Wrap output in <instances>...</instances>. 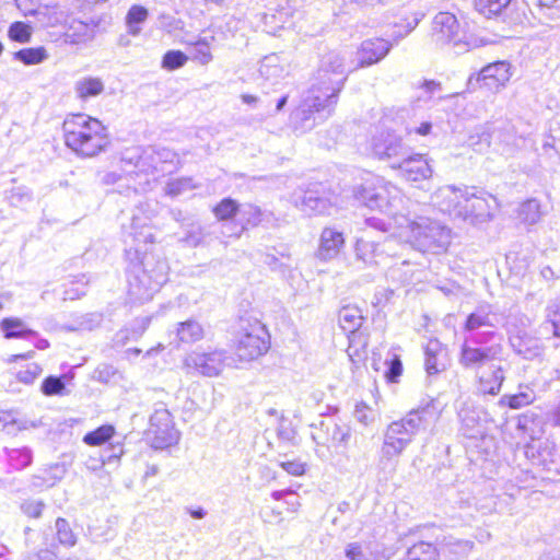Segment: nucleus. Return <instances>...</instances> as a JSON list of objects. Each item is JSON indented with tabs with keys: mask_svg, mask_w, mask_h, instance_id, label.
<instances>
[{
	"mask_svg": "<svg viewBox=\"0 0 560 560\" xmlns=\"http://www.w3.org/2000/svg\"><path fill=\"white\" fill-rule=\"evenodd\" d=\"M396 236L405 237L409 245H451L457 237L453 230L440 220L417 217L415 220L400 215Z\"/></svg>",
	"mask_w": 560,
	"mask_h": 560,
	"instance_id": "39448f33",
	"label": "nucleus"
},
{
	"mask_svg": "<svg viewBox=\"0 0 560 560\" xmlns=\"http://www.w3.org/2000/svg\"><path fill=\"white\" fill-rule=\"evenodd\" d=\"M457 213L459 214V218L464 220L483 221L490 217V206L486 198L465 189L462 210Z\"/></svg>",
	"mask_w": 560,
	"mask_h": 560,
	"instance_id": "393cba45",
	"label": "nucleus"
},
{
	"mask_svg": "<svg viewBox=\"0 0 560 560\" xmlns=\"http://www.w3.org/2000/svg\"><path fill=\"white\" fill-rule=\"evenodd\" d=\"M525 455L534 466L547 474L544 478L551 479L560 475V454L553 442L545 440L529 443L525 447Z\"/></svg>",
	"mask_w": 560,
	"mask_h": 560,
	"instance_id": "4468645a",
	"label": "nucleus"
},
{
	"mask_svg": "<svg viewBox=\"0 0 560 560\" xmlns=\"http://www.w3.org/2000/svg\"><path fill=\"white\" fill-rule=\"evenodd\" d=\"M192 179L188 177L178 178L167 184V194L178 196L183 191L194 188Z\"/></svg>",
	"mask_w": 560,
	"mask_h": 560,
	"instance_id": "680f3d73",
	"label": "nucleus"
},
{
	"mask_svg": "<svg viewBox=\"0 0 560 560\" xmlns=\"http://www.w3.org/2000/svg\"><path fill=\"white\" fill-rule=\"evenodd\" d=\"M154 154L158 155L159 161L162 162L163 166L175 165L177 162V154L173 150L165 147H154Z\"/></svg>",
	"mask_w": 560,
	"mask_h": 560,
	"instance_id": "69168bd1",
	"label": "nucleus"
},
{
	"mask_svg": "<svg viewBox=\"0 0 560 560\" xmlns=\"http://www.w3.org/2000/svg\"><path fill=\"white\" fill-rule=\"evenodd\" d=\"M402 364L397 355L388 362V369L386 371V377L389 382H396L397 378L401 375Z\"/></svg>",
	"mask_w": 560,
	"mask_h": 560,
	"instance_id": "774afa93",
	"label": "nucleus"
},
{
	"mask_svg": "<svg viewBox=\"0 0 560 560\" xmlns=\"http://www.w3.org/2000/svg\"><path fill=\"white\" fill-rule=\"evenodd\" d=\"M491 308L489 305H480L476 308L475 312L467 316L465 323V330L474 331L481 327H494V323L492 322Z\"/></svg>",
	"mask_w": 560,
	"mask_h": 560,
	"instance_id": "c9c22d12",
	"label": "nucleus"
},
{
	"mask_svg": "<svg viewBox=\"0 0 560 560\" xmlns=\"http://www.w3.org/2000/svg\"><path fill=\"white\" fill-rule=\"evenodd\" d=\"M56 536L60 545L70 548L77 544V536L67 520L58 517L55 523Z\"/></svg>",
	"mask_w": 560,
	"mask_h": 560,
	"instance_id": "49530a36",
	"label": "nucleus"
},
{
	"mask_svg": "<svg viewBox=\"0 0 560 560\" xmlns=\"http://www.w3.org/2000/svg\"><path fill=\"white\" fill-rule=\"evenodd\" d=\"M512 0H474V7L485 18L503 16L510 10Z\"/></svg>",
	"mask_w": 560,
	"mask_h": 560,
	"instance_id": "2f4dec72",
	"label": "nucleus"
},
{
	"mask_svg": "<svg viewBox=\"0 0 560 560\" xmlns=\"http://www.w3.org/2000/svg\"><path fill=\"white\" fill-rule=\"evenodd\" d=\"M74 91L79 98L88 100L103 93L104 83L100 78L84 77L74 84Z\"/></svg>",
	"mask_w": 560,
	"mask_h": 560,
	"instance_id": "f704fd0d",
	"label": "nucleus"
},
{
	"mask_svg": "<svg viewBox=\"0 0 560 560\" xmlns=\"http://www.w3.org/2000/svg\"><path fill=\"white\" fill-rule=\"evenodd\" d=\"M335 106V103L327 102L324 96L316 93L315 89H308L290 115L293 130L301 133L312 130L332 115Z\"/></svg>",
	"mask_w": 560,
	"mask_h": 560,
	"instance_id": "0eeeda50",
	"label": "nucleus"
},
{
	"mask_svg": "<svg viewBox=\"0 0 560 560\" xmlns=\"http://www.w3.org/2000/svg\"><path fill=\"white\" fill-rule=\"evenodd\" d=\"M122 242L133 245H148L155 242L153 228L147 224L141 218L132 215L129 226L122 223Z\"/></svg>",
	"mask_w": 560,
	"mask_h": 560,
	"instance_id": "b1692460",
	"label": "nucleus"
},
{
	"mask_svg": "<svg viewBox=\"0 0 560 560\" xmlns=\"http://www.w3.org/2000/svg\"><path fill=\"white\" fill-rule=\"evenodd\" d=\"M340 327L347 332H354L362 325L361 311L354 306H345L339 311Z\"/></svg>",
	"mask_w": 560,
	"mask_h": 560,
	"instance_id": "4c0bfd02",
	"label": "nucleus"
},
{
	"mask_svg": "<svg viewBox=\"0 0 560 560\" xmlns=\"http://www.w3.org/2000/svg\"><path fill=\"white\" fill-rule=\"evenodd\" d=\"M4 332V337L10 338H24L32 339L37 337V332L27 328L23 320L20 318H4L0 324Z\"/></svg>",
	"mask_w": 560,
	"mask_h": 560,
	"instance_id": "72a5a7b5",
	"label": "nucleus"
},
{
	"mask_svg": "<svg viewBox=\"0 0 560 560\" xmlns=\"http://www.w3.org/2000/svg\"><path fill=\"white\" fill-rule=\"evenodd\" d=\"M432 37L438 45H452L456 54L486 45L482 38L462 32L456 16L450 12H440L434 16Z\"/></svg>",
	"mask_w": 560,
	"mask_h": 560,
	"instance_id": "6e6552de",
	"label": "nucleus"
},
{
	"mask_svg": "<svg viewBox=\"0 0 560 560\" xmlns=\"http://www.w3.org/2000/svg\"><path fill=\"white\" fill-rule=\"evenodd\" d=\"M66 145L80 158H94L110 143L107 128L85 114L67 117L62 124Z\"/></svg>",
	"mask_w": 560,
	"mask_h": 560,
	"instance_id": "20e7f679",
	"label": "nucleus"
},
{
	"mask_svg": "<svg viewBox=\"0 0 560 560\" xmlns=\"http://www.w3.org/2000/svg\"><path fill=\"white\" fill-rule=\"evenodd\" d=\"M424 14L417 11L412 12L407 16H404L399 20V22L394 24V31H393V39L395 42H398L402 38H405L408 34H410L417 25L420 23V21L423 19Z\"/></svg>",
	"mask_w": 560,
	"mask_h": 560,
	"instance_id": "e433bc0d",
	"label": "nucleus"
},
{
	"mask_svg": "<svg viewBox=\"0 0 560 560\" xmlns=\"http://www.w3.org/2000/svg\"><path fill=\"white\" fill-rule=\"evenodd\" d=\"M511 345L515 351L525 359H534L540 355L542 348L537 338L528 335L515 336L511 339Z\"/></svg>",
	"mask_w": 560,
	"mask_h": 560,
	"instance_id": "7c9ffc66",
	"label": "nucleus"
},
{
	"mask_svg": "<svg viewBox=\"0 0 560 560\" xmlns=\"http://www.w3.org/2000/svg\"><path fill=\"white\" fill-rule=\"evenodd\" d=\"M281 468L292 476H302L305 472V463L299 459L279 462Z\"/></svg>",
	"mask_w": 560,
	"mask_h": 560,
	"instance_id": "338daca9",
	"label": "nucleus"
},
{
	"mask_svg": "<svg viewBox=\"0 0 560 560\" xmlns=\"http://www.w3.org/2000/svg\"><path fill=\"white\" fill-rule=\"evenodd\" d=\"M148 435L151 439L152 446L156 450H163L177 443L178 432L167 409L161 407L154 410L150 417Z\"/></svg>",
	"mask_w": 560,
	"mask_h": 560,
	"instance_id": "ddd939ff",
	"label": "nucleus"
},
{
	"mask_svg": "<svg viewBox=\"0 0 560 560\" xmlns=\"http://www.w3.org/2000/svg\"><path fill=\"white\" fill-rule=\"evenodd\" d=\"M393 168L399 172V175L406 180L418 182L432 176V167L423 154L408 153L398 163L393 164Z\"/></svg>",
	"mask_w": 560,
	"mask_h": 560,
	"instance_id": "6ab92c4d",
	"label": "nucleus"
},
{
	"mask_svg": "<svg viewBox=\"0 0 560 560\" xmlns=\"http://www.w3.org/2000/svg\"><path fill=\"white\" fill-rule=\"evenodd\" d=\"M126 257L131 262L128 276V296L131 302L150 301L167 282V262L158 257L149 247H130Z\"/></svg>",
	"mask_w": 560,
	"mask_h": 560,
	"instance_id": "f03ea898",
	"label": "nucleus"
},
{
	"mask_svg": "<svg viewBox=\"0 0 560 560\" xmlns=\"http://www.w3.org/2000/svg\"><path fill=\"white\" fill-rule=\"evenodd\" d=\"M214 42L213 36H202L199 37L195 43L190 45L188 48L189 58L194 61H197L200 65H208L212 61L213 57L211 54V43Z\"/></svg>",
	"mask_w": 560,
	"mask_h": 560,
	"instance_id": "473e14b6",
	"label": "nucleus"
},
{
	"mask_svg": "<svg viewBox=\"0 0 560 560\" xmlns=\"http://www.w3.org/2000/svg\"><path fill=\"white\" fill-rule=\"evenodd\" d=\"M458 417L460 420L459 430L464 436L468 439H479L485 435L486 425L479 410L464 407L459 410Z\"/></svg>",
	"mask_w": 560,
	"mask_h": 560,
	"instance_id": "a878e982",
	"label": "nucleus"
},
{
	"mask_svg": "<svg viewBox=\"0 0 560 560\" xmlns=\"http://www.w3.org/2000/svg\"><path fill=\"white\" fill-rule=\"evenodd\" d=\"M0 421L3 422L2 430L7 434L11 435H14L22 430L28 429L30 423L27 420L15 419L10 413H5L3 417H1Z\"/></svg>",
	"mask_w": 560,
	"mask_h": 560,
	"instance_id": "6e6d98bb",
	"label": "nucleus"
},
{
	"mask_svg": "<svg viewBox=\"0 0 560 560\" xmlns=\"http://www.w3.org/2000/svg\"><path fill=\"white\" fill-rule=\"evenodd\" d=\"M440 555L435 546L430 542L420 541L411 546L404 560H439Z\"/></svg>",
	"mask_w": 560,
	"mask_h": 560,
	"instance_id": "58836bf2",
	"label": "nucleus"
},
{
	"mask_svg": "<svg viewBox=\"0 0 560 560\" xmlns=\"http://www.w3.org/2000/svg\"><path fill=\"white\" fill-rule=\"evenodd\" d=\"M5 197L11 206L24 207L32 202L33 192L26 186H18L8 190Z\"/></svg>",
	"mask_w": 560,
	"mask_h": 560,
	"instance_id": "de8ad7c7",
	"label": "nucleus"
},
{
	"mask_svg": "<svg viewBox=\"0 0 560 560\" xmlns=\"http://www.w3.org/2000/svg\"><path fill=\"white\" fill-rule=\"evenodd\" d=\"M346 81L345 57L331 50L322 55L310 89H315L327 102L337 104Z\"/></svg>",
	"mask_w": 560,
	"mask_h": 560,
	"instance_id": "423d86ee",
	"label": "nucleus"
},
{
	"mask_svg": "<svg viewBox=\"0 0 560 560\" xmlns=\"http://www.w3.org/2000/svg\"><path fill=\"white\" fill-rule=\"evenodd\" d=\"M84 276L80 280L70 281L65 284L63 300H77L86 294V282L83 281Z\"/></svg>",
	"mask_w": 560,
	"mask_h": 560,
	"instance_id": "864d4df0",
	"label": "nucleus"
},
{
	"mask_svg": "<svg viewBox=\"0 0 560 560\" xmlns=\"http://www.w3.org/2000/svg\"><path fill=\"white\" fill-rule=\"evenodd\" d=\"M148 14V10L142 5H132L129 9L126 16V23L130 35L137 36L140 33V24L147 20Z\"/></svg>",
	"mask_w": 560,
	"mask_h": 560,
	"instance_id": "37998d69",
	"label": "nucleus"
},
{
	"mask_svg": "<svg viewBox=\"0 0 560 560\" xmlns=\"http://www.w3.org/2000/svg\"><path fill=\"white\" fill-rule=\"evenodd\" d=\"M42 369L36 363H30L24 370L18 372L16 377L24 384H32L35 378L40 374Z\"/></svg>",
	"mask_w": 560,
	"mask_h": 560,
	"instance_id": "e2e57ef3",
	"label": "nucleus"
},
{
	"mask_svg": "<svg viewBox=\"0 0 560 560\" xmlns=\"http://www.w3.org/2000/svg\"><path fill=\"white\" fill-rule=\"evenodd\" d=\"M345 237L336 228H325L320 234L319 245H343Z\"/></svg>",
	"mask_w": 560,
	"mask_h": 560,
	"instance_id": "4d7b16f0",
	"label": "nucleus"
},
{
	"mask_svg": "<svg viewBox=\"0 0 560 560\" xmlns=\"http://www.w3.org/2000/svg\"><path fill=\"white\" fill-rule=\"evenodd\" d=\"M547 318L553 329V335L560 338V300L547 307Z\"/></svg>",
	"mask_w": 560,
	"mask_h": 560,
	"instance_id": "bf43d9fd",
	"label": "nucleus"
},
{
	"mask_svg": "<svg viewBox=\"0 0 560 560\" xmlns=\"http://www.w3.org/2000/svg\"><path fill=\"white\" fill-rule=\"evenodd\" d=\"M424 368L429 375H435L446 369V350L438 340H430L424 349Z\"/></svg>",
	"mask_w": 560,
	"mask_h": 560,
	"instance_id": "bb28decb",
	"label": "nucleus"
},
{
	"mask_svg": "<svg viewBox=\"0 0 560 560\" xmlns=\"http://www.w3.org/2000/svg\"><path fill=\"white\" fill-rule=\"evenodd\" d=\"M439 410L433 400L411 409L401 419L394 421L400 428L405 435L413 440L415 435L425 431L439 419Z\"/></svg>",
	"mask_w": 560,
	"mask_h": 560,
	"instance_id": "2eb2a0df",
	"label": "nucleus"
},
{
	"mask_svg": "<svg viewBox=\"0 0 560 560\" xmlns=\"http://www.w3.org/2000/svg\"><path fill=\"white\" fill-rule=\"evenodd\" d=\"M103 20L100 16L72 19L65 33L66 42L82 44L92 40L102 30Z\"/></svg>",
	"mask_w": 560,
	"mask_h": 560,
	"instance_id": "aec40b11",
	"label": "nucleus"
},
{
	"mask_svg": "<svg viewBox=\"0 0 560 560\" xmlns=\"http://www.w3.org/2000/svg\"><path fill=\"white\" fill-rule=\"evenodd\" d=\"M141 154H143V147L136 145L124 149L120 152V162L124 166V170L128 173L137 174Z\"/></svg>",
	"mask_w": 560,
	"mask_h": 560,
	"instance_id": "c03bdc74",
	"label": "nucleus"
},
{
	"mask_svg": "<svg viewBox=\"0 0 560 560\" xmlns=\"http://www.w3.org/2000/svg\"><path fill=\"white\" fill-rule=\"evenodd\" d=\"M238 222L241 224V232L248 228L262 226L265 229L280 228L285 223L283 217L277 215L273 211L261 209L255 203H242L238 214Z\"/></svg>",
	"mask_w": 560,
	"mask_h": 560,
	"instance_id": "a211bd4d",
	"label": "nucleus"
},
{
	"mask_svg": "<svg viewBox=\"0 0 560 560\" xmlns=\"http://www.w3.org/2000/svg\"><path fill=\"white\" fill-rule=\"evenodd\" d=\"M188 59V55L180 50H168L163 56L162 68L173 71L184 67Z\"/></svg>",
	"mask_w": 560,
	"mask_h": 560,
	"instance_id": "8fccbe9b",
	"label": "nucleus"
},
{
	"mask_svg": "<svg viewBox=\"0 0 560 560\" xmlns=\"http://www.w3.org/2000/svg\"><path fill=\"white\" fill-rule=\"evenodd\" d=\"M465 190L447 185L439 188L432 196L433 203L443 213L459 218L458 211L462 210Z\"/></svg>",
	"mask_w": 560,
	"mask_h": 560,
	"instance_id": "4be33fe9",
	"label": "nucleus"
},
{
	"mask_svg": "<svg viewBox=\"0 0 560 560\" xmlns=\"http://www.w3.org/2000/svg\"><path fill=\"white\" fill-rule=\"evenodd\" d=\"M353 416L358 422L364 425L370 424L374 420L373 410L363 401L355 405Z\"/></svg>",
	"mask_w": 560,
	"mask_h": 560,
	"instance_id": "052dcab7",
	"label": "nucleus"
},
{
	"mask_svg": "<svg viewBox=\"0 0 560 560\" xmlns=\"http://www.w3.org/2000/svg\"><path fill=\"white\" fill-rule=\"evenodd\" d=\"M32 28L24 22H14L9 28V37L19 43H27L31 39Z\"/></svg>",
	"mask_w": 560,
	"mask_h": 560,
	"instance_id": "5fc2aeb1",
	"label": "nucleus"
},
{
	"mask_svg": "<svg viewBox=\"0 0 560 560\" xmlns=\"http://www.w3.org/2000/svg\"><path fill=\"white\" fill-rule=\"evenodd\" d=\"M371 544L365 541L350 542L345 548L348 560H375L376 555L371 551Z\"/></svg>",
	"mask_w": 560,
	"mask_h": 560,
	"instance_id": "79ce46f5",
	"label": "nucleus"
},
{
	"mask_svg": "<svg viewBox=\"0 0 560 560\" xmlns=\"http://www.w3.org/2000/svg\"><path fill=\"white\" fill-rule=\"evenodd\" d=\"M228 360V353L222 349L191 351L186 354L183 364L187 373L196 372L202 376L215 377L223 371Z\"/></svg>",
	"mask_w": 560,
	"mask_h": 560,
	"instance_id": "9b49d317",
	"label": "nucleus"
},
{
	"mask_svg": "<svg viewBox=\"0 0 560 560\" xmlns=\"http://www.w3.org/2000/svg\"><path fill=\"white\" fill-rule=\"evenodd\" d=\"M8 458L15 469H23L32 463V452L27 447L10 450Z\"/></svg>",
	"mask_w": 560,
	"mask_h": 560,
	"instance_id": "3c124183",
	"label": "nucleus"
},
{
	"mask_svg": "<svg viewBox=\"0 0 560 560\" xmlns=\"http://www.w3.org/2000/svg\"><path fill=\"white\" fill-rule=\"evenodd\" d=\"M47 52L44 47L24 48L14 52V59L26 66L38 65L47 59Z\"/></svg>",
	"mask_w": 560,
	"mask_h": 560,
	"instance_id": "a18cd8bd",
	"label": "nucleus"
},
{
	"mask_svg": "<svg viewBox=\"0 0 560 560\" xmlns=\"http://www.w3.org/2000/svg\"><path fill=\"white\" fill-rule=\"evenodd\" d=\"M351 438V429L347 424L337 423L334 419L320 422V433L314 434L313 439L318 444L334 446H347Z\"/></svg>",
	"mask_w": 560,
	"mask_h": 560,
	"instance_id": "412c9836",
	"label": "nucleus"
},
{
	"mask_svg": "<svg viewBox=\"0 0 560 560\" xmlns=\"http://www.w3.org/2000/svg\"><path fill=\"white\" fill-rule=\"evenodd\" d=\"M481 341L465 340L460 346L458 363L475 371L476 388L482 395L497 396L505 380L504 348L501 343L480 346Z\"/></svg>",
	"mask_w": 560,
	"mask_h": 560,
	"instance_id": "f257e3e1",
	"label": "nucleus"
},
{
	"mask_svg": "<svg viewBox=\"0 0 560 560\" xmlns=\"http://www.w3.org/2000/svg\"><path fill=\"white\" fill-rule=\"evenodd\" d=\"M114 434L112 425H102L96 430L84 435L83 442L91 446L102 445L107 442Z\"/></svg>",
	"mask_w": 560,
	"mask_h": 560,
	"instance_id": "09e8293b",
	"label": "nucleus"
},
{
	"mask_svg": "<svg viewBox=\"0 0 560 560\" xmlns=\"http://www.w3.org/2000/svg\"><path fill=\"white\" fill-rule=\"evenodd\" d=\"M42 392L46 396H62L66 394V384L62 377L48 376L42 383Z\"/></svg>",
	"mask_w": 560,
	"mask_h": 560,
	"instance_id": "603ef678",
	"label": "nucleus"
},
{
	"mask_svg": "<svg viewBox=\"0 0 560 560\" xmlns=\"http://www.w3.org/2000/svg\"><path fill=\"white\" fill-rule=\"evenodd\" d=\"M542 215L544 212L541 210V205L535 198L528 199L520 206L518 218L524 223L535 224L541 219Z\"/></svg>",
	"mask_w": 560,
	"mask_h": 560,
	"instance_id": "a19ab883",
	"label": "nucleus"
},
{
	"mask_svg": "<svg viewBox=\"0 0 560 560\" xmlns=\"http://www.w3.org/2000/svg\"><path fill=\"white\" fill-rule=\"evenodd\" d=\"M408 149L409 147L404 143L401 137L390 129L377 130L371 139V150L374 156L389 162L392 168L393 164L398 163L408 153Z\"/></svg>",
	"mask_w": 560,
	"mask_h": 560,
	"instance_id": "f8f14e48",
	"label": "nucleus"
},
{
	"mask_svg": "<svg viewBox=\"0 0 560 560\" xmlns=\"http://www.w3.org/2000/svg\"><path fill=\"white\" fill-rule=\"evenodd\" d=\"M241 207L242 205L238 203L235 199L225 197L213 207L212 212L217 220L229 221L235 217H238Z\"/></svg>",
	"mask_w": 560,
	"mask_h": 560,
	"instance_id": "ea45409f",
	"label": "nucleus"
},
{
	"mask_svg": "<svg viewBox=\"0 0 560 560\" xmlns=\"http://www.w3.org/2000/svg\"><path fill=\"white\" fill-rule=\"evenodd\" d=\"M293 203L307 215L327 213L332 207L328 192L320 184H315L305 190L295 192Z\"/></svg>",
	"mask_w": 560,
	"mask_h": 560,
	"instance_id": "f3484780",
	"label": "nucleus"
},
{
	"mask_svg": "<svg viewBox=\"0 0 560 560\" xmlns=\"http://www.w3.org/2000/svg\"><path fill=\"white\" fill-rule=\"evenodd\" d=\"M392 49L387 39L375 37L361 43L358 50L359 67H369L384 59Z\"/></svg>",
	"mask_w": 560,
	"mask_h": 560,
	"instance_id": "5701e85b",
	"label": "nucleus"
},
{
	"mask_svg": "<svg viewBox=\"0 0 560 560\" xmlns=\"http://www.w3.org/2000/svg\"><path fill=\"white\" fill-rule=\"evenodd\" d=\"M270 348V336L258 319H241L235 339V353L240 361L250 362L264 355Z\"/></svg>",
	"mask_w": 560,
	"mask_h": 560,
	"instance_id": "1a4fd4ad",
	"label": "nucleus"
},
{
	"mask_svg": "<svg viewBox=\"0 0 560 560\" xmlns=\"http://www.w3.org/2000/svg\"><path fill=\"white\" fill-rule=\"evenodd\" d=\"M45 503L43 501H25L22 503L21 509L23 513L30 517L38 518L42 516Z\"/></svg>",
	"mask_w": 560,
	"mask_h": 560,
	"instance_id": "0e129e2a",
	"label": "nucleus"
},
{
	"mask_svg": "<svg viewBox=\"0 0 560 560\" xmlns=\"http://www.w3.org/2000/svg\"><path fill=\"white\" fill-rule=\"evenodd\" d=\"M177 346L192 345L203 339L205 329L196 319H187L177 324L175 329Z\"/></svg>",
	"mask_w": 560,
	"mask_h": 560,
	"instance_id": "cd10ccee",
	"label": "nucleus"
},
{
	"mask_svg": "<svg viewBox=\"0 0 560 560\" xmlns=\"http://www.w3.org/2000/svg\"><path fill=\"white\" fill-rule=\"evenodd\" d=\"M154 158H156L154 154V147L143 148V154H141V160L139 163L137 174H154V166L152 164L154 162Z\"/></svg>",
	"mask_w": 560,
	"mask_h": 560,
	"instance_id": "13d9d810",
	"label": "nucleus"
},
{
	"mask_svg": "<svg viewBox=\"0 0 560 560\" xmlns=\"http://www.w3.org/2000/svg\"><path fill=\"white\" fill-rule=\"evenodd\" d=\"M400 428L395 422H390L384 432L377 466L385 476H393L395 474L398 457L412 442Z\"/></svg>",
	"mask_w": 560,
	"mask_h": 560,
	"instance_id": "9d476101",
	"label": "nucleus"
},
{
	"mask_svg": "<svg viewBox=\"0 0 560 560\" xmlns=\"http://www.w3.org/2000/svg\"><path fill=\"white\" fill-rule=\"evenodd\" d=\"M536 394L534 389L527 384H521L518 392L513 395H503L500 400V406H508L511 409H521L534 402Z\"/></svg>",
	"mask_w": 560,
	"mask_h": 560,
	"instance_id": "c756f323",
	"label": "nucleus"
},
{
	"mask_svg": "<svg viewBox=\"0 0 560 560\" xmlns=\"http://www.w3.org/2000/svg\"><path fill=\"white\" fill-rule=\"evenodd\" d=\"M512 77L511 66L505 61H497L483 67L476 78L468 79V88L474 90L477 85L485 86L491 92H499Z\"/></svg>",
	"mask_w": 560,
	"mask_h": 560,
	"instance_id": "dca6fc26",
	"label": "nucleus"
},
{
	"mask_svg": "<svg viewBox=\"0 0 560 560\" xmlns=\"http://www.w3.org/2000/svg\"><path fill=\"white\" fill-rule=\"evenodd\" d=\"M258 72L264 80L277 84L280 79L284 78L285 68L281 65L279 56L272 54L262 58Z\"/></svg>",
	"mask_w": 560,
	"mask_h": 560,
	"instance_id": "c85d7f7f",
	"label": "nucleus"
},
{
	"mask_svg": "<svg viewBox=\"0 0 560 560\" xmlns=\"http://www.w3.org/2000/svg\"><path fill=\"white\" fill-rule=\"evenodd\" d=\"M354 198L371 210H380L388 217V220L377 217L366 218L364 230L366 236L373 231L396 236L397 226L401 222L400 217H397L398 206L401 203L397 187L361 185L354 189Z\"/></svg>",
	"mask_w": 560,
	"mask_h": 560,
	"instance_id": "7ed1b4c3",
	"label": "nucleus"
}]
</instances>
